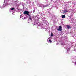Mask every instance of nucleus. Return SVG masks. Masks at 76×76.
Masks as SVG:
<instances>
[{
	"instance_id": "1",
	"label": "nucleus",
	"mask_w": 76,
	"mask_h": 76,
	"mask_svg": "<svg viewBox=\"0 0 76 76\" xmlns=\"http://www.w3.org/2000/svg\"><path fill=\"white\" fill-rule=\"evenodd\" d=\"M29 12L28 11H24V14L25 15H28V16H29V15H30L29 14Z\"/></svg>"
},
{
	"instance_id": "2",
	"label": "nucleus",
	"mask_w": 76,
	"mask_h": 76,
	"mask_svg": "<svg viewBox=\"0 0 76 76\" xmlns=\"http://www.w3.org/2000/svg\"><path fill=\"white\" fill-rule=\"evenodd\" d=\"M57 30L58 31H61L63 30V29L62 28V27L61 26H59V28H58Z\"/></svg>"
},
{
	"instance_id": "3",
	"label": "nucleus",
	"mask_w": 76,
	"mask_h": 76,
	"mask_svg": "<svg viewBox=\"0 0 76 76\" xmlns=\"http://www.w3.org/2000/svg\"><path fill=\"white\" fill-rule=\"evenodd\" d=\"M28 16H29V19H30V20H31V21H32V18H31V15H30Z\"/></svg>"
},
{
	"instance_id": "4",
	"label": "nucleus",
	"mask_w": 76,
	"mask_h": 76,
	"mask_svg": "<svg viewBox=\"0 0 76 76\" xmlns=\"http://www.w3.org/2000/svg\"><path fill=\"white\" fill-rule=\"evenodd\" d=\"M66 18V16L65 15H64L62 16V18Z\"/></svg>"
},
{
	"instance_id": "5",
	"label": "nucleus",
	"mask_w": 76,
	"mask_h": 76,
	"mask_svg": "<svg viewBox=\"0 0 76 76\" xmlns=\"http://www.w3.org/2000/svg\"><path fill=\"white\" fill-rule=\"evenodd\" d=\"M66 27L68 29H69V28H71L70 26L69 25H66Z\"/></svg>"
},
{
	"instance_id": "6",
	"label": "nucleus",
	"mask_w": 76,
	"mask_h": 76,
	"mask_svg": "<svg viewBox=\"0 0 76 76\" xmlns=\"http://www.w3.org/2000/svg\"><path fill=\"white\" fill-rule=\"evenodd\" d=\"M68 12L67 11V10H66L65 11H64V12H63V13H66V12Z\"/></svg>"
},
{
	"instance_id": "7",
	"label": "nucleus",
	"mask_w": 76,
	"mask_h": 76,
	"mask_svg": "<svg viewBox=\"0 0 76 76\" xmlns=\"http://www.w3.org/2000/svg\"><path fill=\"white\" fill-rule=\"evenodd\" d=\"M53 33H51V37H53Z\"/></svg>"
},
{
	"instance_id": "8",
	"label": "nucleus",
	"mask_w": 76,
	"mask_h": 76,
	"mask_svg": "<svg viewBox=\"0 0 76 76\" xmlns=\"http://www.w3.org/2000/svg\"><path fill=\"white\" fill-rule=\"evenodd\" d=\"M11 10H15V8H12Z\"/></svg>"
},
{
	"instance_id": "9",
	"label": "nucleus",
	"mask_w": 76,
	"mask_h": 76,
	"mask_svg": "<svg viewBox=\"0 0 76 76\" xmlns=\"http://www.w3.org/2000/svg\"><path fill=\"white\" fill-rule=\"evenodd\" d=\"M43 7H47V5H44L43 6Z\"/></svg>"
},
{
	"instance_id": "10",
	"label": "nucleus",
	"mask_w": 76,
	"mask_h": 76,
	"mask_svg": "<svg viewBox=\"0 0 76 76\" xmlns=\"http://www.w3.org/2000/svg\"><path fill=\"white\" fill-rule=\"evenodd\" d=\"M33 13H35V10H34L33 11Z\"/></svg>"
},
{
	"instance_id": "11",
	"label": "nucleus",
	"mask_w": 76,
	"mask_h": 76,
	"mask_svg": "<svg viewBox=\"0 0 76 76\" xmlns=\"http://www.w3.org/2000/svg\"><path fill=\"white\" fill-rule=\"evenodd\" d=\"M46 5V6H47V7L48 6H49L50 5V4H47Z\"/></svg>"
},
{
	"instance_id": "12",
	"label": "nucleus",
	"mask_w": 76,
	"mask_h": 76,
	"mask_svg": "<svg viewBox=\"0 0 76 76\" xmlns=\"http://www.w3.org/2000/svg\"><path fill=\"white\" fill-rule=\"evenodd\" d=\"M49 42H52V41H51V40H49Z\"/></svg>"
},
{
	"instance_id": "13",
	"label": "nucleus",
	"mask_w": 76,
	"mask_h": 76,
	"mask_svg": "<svg viewBox=\"0 0 76 76\" xmlns=\"http://www.w3.org/2000/svg\"><path fill=\"white\" fill-rule=\"evenodd\" d=\"M61 12V13H62V12Z\"/></svg>"
},
{
	"instance_id": "14",
	"label": "nucleus",
	"mask_w": 76,
	"mask_h": 76,
	"mask_svg": "<svg viewBox=\"0 0 76 76\" xmlns=\"http://www.w3.org/2000/svg\"><path fill=\"white\" fill-rule=\"evenodd\" d=\"M17 9H18V8H17Z\"/></svg>"
}]
</instances>
